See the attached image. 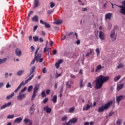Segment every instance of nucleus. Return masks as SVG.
I'll use <instances>...</instances> for the list:
<instances>
[{
  "mask_svg": "<svg viewBox=\"0 0 125 125\" xmlns=\"http://www.w3.org/2000/svg\"><path fill=\"white\" fill-rule=\"evenodd\" d=\"M123 4H124V6L118 5L116 4H114V5H116V6L121 8L120 11V13H122V14H123V15H125V1L123 2Z\"/></svg>",
  "mask_w": 125,
  "mask_h": 125,
  "instance_id": "20e7f679",
  "label": "nucleus"
},
{
  "mask_svg": "<svg viewBox=\"0 0 125 125\" xmlns=\"http://www.w3.org/2000/svg\"><path fill=\"white\" fill-rule=\"evenodd\" d=\"M16 52V55L17 56H21L22 54V51L21 50H20L19 49H17L15 51Z\"/></svg>",
  "mask_w": 125,
  "mask_h": 125,
  "instance_id": "f8f14e48",
  "label": "nucleus"
},
{
  "mask_svg": "<svg viewBox=\"0 0 125 125\" xmlns=\"http://www.w3.org/2000/svg\"><path fill=\"white\" fill-rule=\"evenodd\" d=\"M71 124H76L78 122V119L76 118H72L71 120H69Z\"/></svg>",
  "mask_w": 125,
  "mask_h": 125,
  "instance_id": "aec40b11",
  "label": "nucleus"
},
{
  "mask_svg": "<svg viewBox=\"0 0 125 125\" xmlns=\"http://www.w3.org/2000/svg\"><path fill=\"white\" fill-rule=\"evenodd\" d=\"M32 20L33 22H38L39 21V17L37 16H34L32 18Z\"/></svg>",
  "mask_w": 125,
  "mask_h": 125,
  "instance_id": "4be33fe9",
  "label": "nucleus"
},
{
  "mask_svg": "<svg viewBox=\"0 0 125 125\" xmlns=\"http://www.w3.org/2000/svg\"><path fill=\"white\" fill-rule=\"evenodd\" d=\"M111 18H112V13H108L106 14L105 16V18L106 20L109 19V20H111Z\"/></svg>",
  "mask_w": 125,
  "mask_h": 125,
  "instance_id": "ddd939ff",
  "label": "nucleus"
},
{
  "mask_svg": "<svg viewBox=\"0 0 125 125\" xmlns=\"http://www.w3.org/2000/svg\"><path fill=\"white\" fill-rule=\"evenodd\" d=\"M44 25L45 26V28H47V29H49V28H50V24L47 22H44Z\"/></svg>",
  "mask_w": 125,
  "mask_h": 125,
  "instance_id": "c85d7f7f",
  "label": "nucleus"
},
{
  "mask_svg": "<svg viewBox=\"0 0 125 125\" xmlns=\"http://www.w3.org/2000/svg\"><path fill=\"white\" fill-rule=\"evenodd\" d=\"M34 42H37L39 41V37L38 36H34L33 38Z\"/></svg>",
  "mask_w": 125,
  "mask_h": 125,
  "instance_id": "c9c22d12",
  "label": "nucleus"
},
{
  "mask_svg": "<svg viewBox=\"0 0 125 125\" xmlns=\"http://www.w3.org/2000/svg\"><path fill=\"white\" fill-rule=\"evenodd\" d=\"M39 88H40V84L35 85L33 89V95L31 97V101H33L35 100V98H36V96H37V92H38Z\"/></svg>",
  "mask_w": 125,
  "mask_h": 125,
  "instance_id": "7ed1b4c3",
  "label": "nucleus"
},
{
  "mask_svg": "<svg viewBox=\"0 0 125 125\" xmlns=\"http://www.w3.org/2000/svg\"><path fill=\"white\" fill-rule=\"evenodd\" d=\"M24 98H26V94H22L21 93H19V95L17 97L18 100L22 101Z\"/></svg>",
  "mask_w": 125,
  "mask_h": 125,
  "instance_id": "423d86ee",
  "label": "nucleus"
},
{
  "mask_svg": "<svg viewBox=\"0 0 125 125\" xmlns=\"http://www.w3.org/2000/svg\"><path fill=\"white\" fill-rule=\"evenodd\" d=\"M32 89H33V86L30 85L28 88V92H30V91H31Z\"/></svg>",
  "mask_w": 125,
  "mask_h": 125,
  "instance_id": "ea45409f",
  "label": "nucleus"
},
{
  "mask_svg": "<svg viewBox=\"0 0 125 125\" xmlns=\"http://www.w3.org/2000/svg\"><path fill=\"white\" fill-rule=\"evenodd\" d=\"M121 75H118L117 76H116V77H115L114 78V82H118V81H119V80H120V79H121Z\"/></svg>",
  "mask_w": 125,
  "mask_h": 125,
  "instance_id": "393cba45",
  "label": "nucleus"
},
{
  "mask_svg": "<svg viewBox=\"0 0 125 125\" xmlns=\"http://www.w3.org/2000/svg\"><path fill=\"white\" fill-rule=\"evenodd\" d=\"M6 58H4L2 59H0V64H2V63H4L6 61Z\"/></svg>",
  "mask_w": 125,
  "mask_h": 125,
  "instance_id": "72a5a7b5",
  "label": "nucleus"
},
{
  "mask_svg": "<svg viewBox=\"0 0 125 125\" xmlns=\"http://www.w3.org/2000/svg\"><path fill=\"white\" fill-rule=\"evenodd\" d=\"M46 94H47V95H48L49 94H50V90L49 89H47L46 91Z\"/></svg>",
  "mask_w": 125,
  "mask_h": 125,
  "instance_id": "e2e57ef3",
  "label": "nucleus"
},
{
  "mask_svg": "<svg viewBox=\"0 0 125 125\" xmlns=\"http://www.w3.org/2000/svg\"><path fill=\"white\" fill-rule=\"evenodd\" d=\"M66 120H67V116H63L62 118V122H64V121H66Z\"/></svg>",
  "mask_w": 125,
  "mask_h": 125,
  "instance_id": "603ef678",
  "label": "nucleus"
},
{
  "mask_svg": "<svg viewBox=\"0 0 125 125\" xmlns=\"http://www.w3.org/2000/svg\"><path fill=\"white\" fill-rule=\"evenodd\" d=\"M124 67V64L123 63H120V64H119L118 66H117V69H121L122 68H123Z\"/></svg>",
  "mask_w": 125,
  "mask_h": 125,
  "instance_id": "e433bc0d",
  "label": "nucleus"
},
{
  "mask_svg": "<svg viewBox=\"0 0 125 125\" xmlns=\"http://www.w3.org/2000/svg\"><path fill=\"white\" fill-rule=\"evenodd\" d=\"M72 125V123L70 122V121H69L66 124V125Z\"/></svg>",
  "mask_w": 125,
  "mask_h": 125,
  "instance_id": "774afa93",
  "label": "nucleus"
},
{
  "mask_svg": "<svg viewBox=\"0 0 125 125\" xmlns=\"http://www.w3.org/2000/svg\"><path fill=\"white\" fill-rule=\"evenodd\" d=\"M26 89H27V87H24L21 90L20 93H22V92H24L26 90Z\"/></svg>",
  "mask_w": 125,
  "mask_h": 125,
  "instance_id": "37998d69",
  "label": "nucleus"
},
{
  "mask_svg": "<svg viewBox=\"0 0 125 125\" xmlns=\"http://www.w3.org/2000/svg\"><path fill=\"white\" fill-rule=\"evenodd\" d=\"M124 98H125V96L123 95H120L119 96L116 97V101L118 105L120 104V102L121 101V100H123Z\"/></svg>",
  "mask_w": 125,
  "mask_h": 125,
  "instance_id": "0eeeda50",
  "label": "nucleus"
},
{
  "mask_svg": "<svg viewBox=\"0 0 125 125\" xmlns=\"http://www.w3.org/2000/svg\"><path fill=\"white\" fill-rule=\"evenodd\" d=\"M70 84H74V81L70 80L68 81Z\"/></svg>",
  "mask_w": 125,
  "mask_h": 125,
  "instance_id": "338daca9",
  "label": "nucleus"
},
{
  "mask_svg": "<svg viewBox=\"0 0 125 125\" xmlns=\"http://www.w3.org/2000/svg\"><path fill=\"white\" fill-rule=\"evenodd\" d=\"M95 51L97 53V55L98 56V55L100 54V50L99 49V48H97Z\"/></svg>",
  "mask_w": 125,
  "mask_h": 125,
  "instance_id": "a19ab883",
  "label": "nucleus"
},
{
  "mask_svg": "<svg viewBox=\"0 0 125 125\" xmlns=\"http://www.w3.org/2000/svg\"><path fill=\"white\" fill-rule=\"evenodd\" d=\"M87 86L88 87H90V88H92V85L91 84V83H89L87 85Z\"/></svg>",
  "mask_w": 125,
  "mask_h": 125,
  "instance_id": "864d4df0",
  "label": "nucleus"
},
{
  "mask_svg": "<svg viewBox=\"0 0 125 125\" xmlns=\"http://www.w3.org/2000/svg\"><path fill=\"white\" fill-rule=\"evenodd\" d=\"M122 123H123V121L121 120V119H119L116 122V125H122Z\"/></svg>",
  "mask_w": 125,
  "mask_h": 125,
  "instance_id": "7c9ffc66",
  "label": "nucleus"
},
{
  "mask_svg": "<svg viewBox=\"0 0 125 125\" xmlns=\"http://www.w3.org/2000/svg\"><path fill=\"white\" fill-rule=\"evenodd\" d=\"M43 110L44 111H46V112L47 114H49V113H50V112H51V108L48 107V106H47L43 107Z\"/></svg>",
  "mask_w": 125,
  "mask_h": 125,
  "instance_id": "9d476101",
  "label": "nucleus"
},
{
  "mask_svg": "<svg viewBox=\"0 0 125 125\" xmlns=\"http://www.w3.org/2000/svg\"><path fill=\"white\" fill-rule=\"evenodd\" d=\"M30 120H29V119L25 118L24 119L23 122L25 123V124H28V122H30Z\"/></svg>",
  "mask_w": 125,
  "mask_h": 125,
  "instance_id": "49530a36",
  "label": "nucleus"
},
{
  "mask_svg": "<svg viewBox=\"0 0 125 125\" xmlns=\"http://www.w3.org/2000/svg\"><path fill=\"white\" fill-rule=\"evenodd\" d=\"M39 49H40V47H39L37 49L36 52H35V56H37V55L38 54V52Z\"/></svg>",
  "mask_w": 125,
  "mask_h": 125,
  "instance_id": "5fc2aeb1",
  "label": "nucleus"
},
{
  "mask_svg": "<svg viewBox=\"0 0 125 125\" xmlns=\"http://www.w3.org/2000/svg\"><path fill=\"white\" fill-rule=\"evenodd\" d=\"M99 37L100 38V40L103 41L105 39V36H104V33L102 32V31H100L99 32Z\"/></svg>",
  "mask_w": 125,
  "mask_h": 125,
  "instance_id": "1a4fd4ad",
  "label": "nucleus"
},
{
  "mask_svg": "<svg viewBox=\"0 0 125 125\" xmlns=\"http://www.w3.org/2000/svg\"><path fill=\"white\" fill-rule=\"evenodd\" d=\"M74 111H75V107H70L68 109L69 113H72L73 112H74Z\"/></svg>",
  "mask_w": 125,
  "mask_h": 125,
  "instance_id": "2f4dec72",
  "label": "nucleus"
},
{
  "mask_svg": "<svg viewBox=\"0 0 125 125\" xmlns=\"http://www.w3.org/2000/svg\"><path fill=\"white\" fill-rule=\"evenodd\" d=\"M38 29V25H35L33 27V31L36 32V30Z\"/></svg>",
  "mask_w": 125,
  "mask_h": 125,
  "instance_id": "4d7b16f0",
  "label": "nucleus"
},
{
  "mask_svg": "<svg viewBox=\"0 0 125 125\" xmlns=\"http://www.w3.org/2000/svg\"><path fill=\"white\" fill-rule=\"evenodd\" d=\"M50 4L51 8H53L55 6V3H53V2H51Z\"/></svg>",
  "mask_w": 125,
  "mask_h": 125,
  "instance_id": "79ce46f5",
  "label": "nucleus"
},
{
  "mask_svg": "<svg viewBox=\"0 0 125 125\" xmlns=\"http://www.w3.org/2000/svg\"><path fill=\"white\" fill-rule=\"evenodd\" d=\"M53 12V10H50L47 11V14H51V13H52Z\"/></svg>",
  "mask_w": 125,
  "mask_h": 125,
  "instance_id": "0e129e2a",
  "label": "nucleus"
},
{
  "mask_svg": "<svg viewBox=\"0 0 125 125\" xmlns=\"http://www.w3.org/2000/svg\"><path fill=\"white\" fill-rule=\"evenodd\" d=\"M90 108V105L89 104H87L85 106V107H83V110H86V111H87V110H88L89 108Z\"/></svg>",
  "mask_w": 125,
  "mask_h": 125,
  "instance_id": "f704fd0d",
  "label": "nucleus"
},
{
  "mask_svg": "<svg viewBox=\"0 0 125 125\" xmlns=\"http://www.w3.org/2000/svg\"><path fill=\"white\" fill-rule=\"evenodd\" d=\"M24 73V70H19L17 73V75H18V76H21V75H23Z\"/></svg>",
  "mask_w": 125,
  "mask_h": 125,
  "instance_id": "bb28decb",
  "label": "nucleus"
},
{
  "mask_svg": "<svg viewBox=\"0 0 125 125\" xmlns=\"http://www.w3.org/2000/svg\"><path fill=\"white\" fill-rule=\"evenodd\" d=\"M33 13H34V12L32 11H30V12L28 13V15L27 17L28 20H29V18H30V17L31 16V15H32V14H33Z\"/></svg>",
  "mask_w": 125,
  "mask_h": 125,
  "instance_id": "58836bf2",
  "label": "nucleus"
},
{
  "mask_svg": "<svg viewBox=\"0 0 125 125\" xmlns=\"http://www.w3.org/2000/svg\"><path fill=\"white\" fill-rule=\"evenodd\" d=\"M10 87H11V85L9 84V83H8L6 85V88H9Z\"/></svg>",
  "mask_w": 125,
  "mask_h": 125,
  "instance_id": "13d9d810",
  "label": "nucleus"
},
{
  "mask_svg": "<svg viewBox=\"0 0 125 125\" xmlns=\"http://www.w3.org/2000/svg\"><path fill=\"white\" fill-rule=\"evenodd\" d=\"M56 75H55V78L56 79H58V78H59V77H61V74H57V72H56Z\"/></svg>",
  "mask_w": 125,
  "mask_h": 125,
  "instance_id": "09e8293b",
  "label": "nucleus"
},
{
  "mask_svg": "<svg viewBox=\"0 0 125 125\" xmlns=\"http://www.w3.org/2000/svg\"><path fill=\"white\" fill-rule=\"evenodd\" d=\"M48 101V98H45L43 101V103L45 104V103H46Z\"/></svg>",
  "mask_w": 125,
  "mask_h": 125,
  "instance_id": "de8ad7c7",
  "label": "nucleus"
},
{
  "mask_svg": "<svg viewBox=\"0 0 125 125\" xmlns=\"http://www.w3.org/2000/svg\"><path fill=\"white\" fill-rule=\"evenodd\" d=\"M40 5V1L38 0H34V8H36V7H38Z\"/></svg>",
  "mask_w": 125,
  "mask_h": 125,
  "instance_id": "dca6fc26",
  "label": "nucleus"
},
{
  "mask_svg": "<svg viewBox=\"0 0 125 125\" xmlns=\"http://www.w3.org/2000/svg\"><path fill=\"white\" fill-rule=\"evenodd\" d=\"M115 30H112L110 34V38L112 39V42H115L117 40V35H116Z\"/></svg>",
  "mask_w": 125,
  "mask_h": 125,
  "instance_id": "39448f33",
  "label": "nucleus"
},
{
  "mask_svg": "<svg viewBox=\"0 0 125 125\" xmlns=\"http://www.w3.org/2000/svg\"><path fill=\"white\" fill-rule=\"evenodd\" d=\"M113 104V101H110L108 102L107 103H106L104 105L102 104L101 106H100L98 108V112L99 113H102V112H104L105 110H107V109H109L110 106Z\"/></svg>",
  "mask_w": 125,
  "mask_h": 125,
  "instance_id": "f03ea898",
  "label": "nucleus"
},
{
  "mask_svg": "<svg viewBox=\"0 0 125 125\" xmlns=\"http://www.w3.org/2000/svg\"><path fill=\"white\" fill-rule=\"evenodd\" d=\"M42 97H46V95L45 94V91H43L41 93Z\"/></svg>",
  "mask_w": 125,
  "mask_h": 125,
  "instance_id": "4c0bfd02",
  "label": "nucleus"
},
{
  "mask_svg": "<svg viewBox=\"0 0 125 125\" xmlns=\"http://www.w3.org/2000/svg\"><path fill=\"white\" fill-rule=\"evenodd\" d=\"M56 53H57V50L56 49H54L53 51V55H55V54H56Z\"/></svg>",
  "mask_w": 125,
  "mask_h": 125,
  "instance_id": "bf43d9fd",
  "label": "nucleus"
},
{
  "mask_svg": "<svg viewBox=\"0 0 125 125\" xmlns=\"http://www.w3.org/2000/svg\"><path fill=\"white\" fill-rule=\"evenodd\" d=\"M33 125V121L32 120H29L28 122V124L27 125Z\"/></svg>",
  "mask_w": 125,
  "mask_h": 125,
  "instance_id": "680f3d73",
  "label": "nucleus"
},
{
  "mask_svg": "<svg viewBox=\"0 0 125 125\" xmlns=\"http://www.w3.org/2000/svg\"><path fill=\"white\" fill-rule=\"evenodd\" d=\"M42 72H43V74H45V73H46V67H44L42 69Z\"/></svg>",
  "mask_w": 125,
  "mask_h": 125,
  "instance_id": "3c124183",
  "label": "nucleus"
},
{
  "mask_svg": "<svg viewBox=\"0 0 125 125\" xmlns=\"http://www.w3.org/2000/svg\"><path fill=\"white\" fill-rule=\"evenodd\" d=\"M80 86L81 88L83 87V80L82 79L80 80Z\"/></svg>",
  "mask_w": 125,
  "mask_h": 125,
  "instance_id": "a18cd8bd",
  "label": "nucleus"
},
{
  "mask_svg": "<svg viewBox=\"0 0 125 125\" xmlns=\"http://www.w3.org/2000/svg\"><path fill=\"white\" fill-rule=\"evenodd\" d=\"M124 86V85L123 83H121L120 84L117 85V89L118 91L121 90V89H122Z\"/></svg>",
  "mask_w": 125,
  "mask_h": 125,
  "instance_id": "2eb2a0df",
  "label": "nucleus"
},
{
  "mask_svg": "<svg viewBox=\"0 0 125 125\" xmlns=\"http://www.w3.org/2000/svg\"><path fill=\"white\" fill-rule=\"evenodd\" d=\"M73 35V32L66 33V37H70V36Z\"/></svg>",
  "mask_w": 125,
  "mask_h": 125,
  "instance_id": "6e6d98bb",
  "label": "nucleus"
},
{
  "mask_svg": "<svg viewBox=\"0 0 125 125\" xmlns=\"http://www.w3.org/2000/svg\"><path fill=\"white\" fill-rule=\"evenodd\" d=\"M62 20H59L55 22V24L56 25H61V24H62Z\"/></svg>",
  "mask_w": 125,
  "mask_h": 125,
  "instance_id": "a878e982",
  "label": "nucleus"
},
{
  "mask_svg": "<svg viewBox=\"0 0 125 125\" xmlns=\"http://www.w3.org/2000/svg\"><path fill=\"white\" fill-rule=\"evenodd\" d=\"M14 96V93L13 92L10 95L7 96L6 97L7 100H9Z\"/></svg>",
  "mask_w": 125,
  "mask_h": 125,
  "instance_id": "b1692460",
  "label": "nucleus"
},
{
  "mask_svg": "<svg viewBox=\"0 0 125 125\" xmlns=\"http://www.w3.org/2000/svg\"><path fill=\"white\" fill-rule=\"evenodd\" d=\"M22 121L21 118H17L14 120L15 123H17V124H20V123H21Z\"/></svg>",
  "mask_w": 125,
  "mask_h": 125,
  "instance_id": "412c9836",
  "label": "nucleus"
},
{
  "mask_svg": "<svg viewBox=\"0 0 125 125\" xmlns=\"http://www.w3.org/2000/svg\"><path fill=\"white\" fill-rule=\"evenodd\" d=\"M109 79H110L109 76L105 77L102 75H100L95 81V83H96L95 88H96V89H100V88H101L103 86L104 83L108 82V81H109Z\"/></svg>",
  "mask_w": 125,
  "mask_h": 125,
  "instance_id": "f257e3e1",
  "label": "nucleus"
},
{
  "mask_svg": "<svg viewBox=\"0 0 125 125\" xmlns=\"http://www.w3.org/2000/svg\"><path fill=\"white\" fill-rule=\"evenodd\" d=\"M35 71H36V66H33L32 67H31L29 70L31 74H34V73H35Z\"/></svg>",
  "mask_w": 125,
  "mask_h": 125,
  "instance_id": "6ab92c4d",
  "label": "nucleus"
},
{
  "mask_svg": "<svg viewBox=\"0 0 125 125\" xmlns=\"http://www.w3.org/2000/svg\"><path fill=\"white\" fill-rule=\"evenodd\" d=\"M58 63L60 64H62V63H63V60H60L58 61Z\"/></svg>",
  "mask_w": 125,
  "mask_h": 125,
  "instance_id": "69168bd1",
  "label": "nucleus"
},
{
  "mask_svg": "<svg viewBox=\"0 0 125 125\" xmlns=\"http://www.w3.org/2000/svg\"><path fill=\"white\" fill-rule=\"evenodd\" d=\"M42 57V54H38L37 56H35L34 58H36V62L38 63L39 62V60H40V59Z\"/></svg>",
  "mask_w": 125,
  "mask_h": 125,
  "instance_id": "a211bd4d",
  "label": "nucleus"
},
{
  "mask_svg": "<svg viewBox=\"0 0 125 125\" xmlns=\"http://www.w3.org/2000/svg\"><path fill=\"white\" fill-rule=\"evenodd\" d=\"M23 83H24V81H22L19 85V86L17 87V88L14 91V92L15 93L17 92V91H18V90H19V89L21 88V86L23 85Z\"/></svg>",
  "mask_w": 125,
  "mask_h": 125,
  "instance_id": "f3484780",
  "label": "nucleus"
},
{
  "mask_svg": "<svg viewBox=\"0 0 125 125\" xmlns=\"http://www.w3.org/2000/svg\"><path fill=\"white\" fill-rule=\"evenodd\" d=\"M55 67H56L57 69H58V68H59V67H60V64L59 63H58V62H56L55 64Z\"/></svg>",
  "mask_w": 125,
  "mask_h": 125,
  "instance_id": "c03bdc74",
  "label": "nucleus"
},
{
  "mask_svg": "<svg viewBox=\"0 0 125 125\" xmlns=\"http://www.w3.org/2000/svg\"><path fill=\"white\" fill-rule=\"evenodd\" d=\"M11 105V102H9L7 104H5L3 105H2L0 108V110H3V109H5L6 107H9Z\"/></svg>",
  "mask_w": 125,
  "mask_h": 125,
  "instance_id": "6e6552de",
  "label": "nucleus"
},
{
  "mask_svg": "<svg viewBox=\"0 0 125 125\" xmlns=\"http://www.w3.org/2000/svg\"><path fill=\"white\" fill-rule=\"evenodd\" d=\"M47 44H48V41H46V42L45 47L44 48V50H43V52L44 53H45V52H46V50H47Z\"/></svg>",
  "mask_w": 125,
  "mask_h": 125,
  "instance_id": "cd10ccee",
  "label": "nucleus"
},
{
  "mask_svg": "<svg viewBox=\"0 0 125 125\" xmlns=\"http://www.w3.org/2000/svg\"><path fill=\"white\" fill-rule=\"evenodd\" d=\"M65 83H66V87L67 88H71V84L69 83L67 81L66 82H65Z\"/></svg>",
  "mask_w": 125,
  "mask_h": 125,
  "instance_id": "473e14b6",
  "label": "nucleus"
},
{
  "mask_svg": "<svg viewBox=\"0 0 125 125\" xmlns=\"http://www.w3.org/2000/svg\"><path fill=\"white\" fill-rule=\"evenodd\" d=\"M54 87H55V89H57V87H58V83H55Z\"/></svg>",
  "mask_w": 125,
  "mask_h": 125,
  "instance_id": "052dcab7",
  "label": "nucleus"
},
{
  "mask_svg": "<svg viewBox=\"0 0 125 125\" xmlns=\"http://www.w3.org/2000/svg\"><path fill=\"white\" fill-rule=\"evenodd\" d=\"M103 68H104V66H102L101 65L99 64V65L97 66L95 69V72L97 73L99 70H101V69H103Z\"/></svg>",
  "mask_w": 125,
  "mask_h": 125,
  "instance_id": "4468645a",
  "label": "nucleus"
},
{
  "mask_svg": "<svg viewBox=\"0 0 125 125\" xmlns=\"http://www.w3.org/2000/svg\"><path fill=\"white\" fill-rule=\"evenodd\" d=\"M52 102L53 103H56L57 102V95H54L53 96V99H52Z\"/></svg>",
  "mask_w": 125,
  "mask_h": 125,
  "instance_id": "5701e85b",
  "label": "nucleus"
},
{
  "mask_svg": "<svg viewBox=\"0 0 125 125\" xmlns=\"http://www.w3.org/2000/svg\"><path fill=\"white\" fill-rule=\"evenodd\" d=\"M36 60H37V58H34V59L31 62V64L29 65V66L31 67L32 65H34L35 64V62H36Z\"/></svg>",
  "mask_w": 125,
  "mask_h": 125,
  "instance_id": "c756f323",
  "label": "nucleus"
},
{
  "mask_svg": "<svg viewBox=\"0 0 125 125\" xmlns=\"http://www.w3.org/2000/svg\"><path fill=\"white\" fill-rule=\"evenodd\" d=\"M14 118V115H9L7 116V119H13Z\"/></svg>",
  "mask_w": 125,
  "mask_h": 125,
  "instance_id": "8fccbe9b",
  "label": "nucleus"
},
{
  "mask_svg": "<svg viewBox=\"0 0 125 125\" xmlns=\"http://www.w3.org/2000/svg\"><path fill=\"white\" fill-rule=\"evenodd\" d=\"M34 75H32L30 77H29V78H28L27 80L25 81V83H23V85H25V84H26V83H29V82H30V81H31L32 79L34 78Z\"/></svg>",
  "mask_w": 125,
  "mask_h": 125,
  "instance_id": "9b49d317",
  "label": "nucleus"
}]
</instances>
